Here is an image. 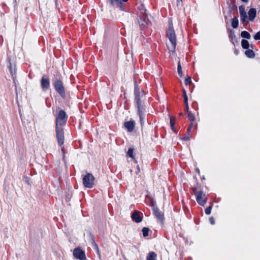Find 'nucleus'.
Wrapping results in <instances>:
<instances>
[{"instance_id":"obj_20","label":"nucleus","mask_w":260,"mask_h":260,"mask_svg":"<svg viewBox=\"0 0 260 260\" xmlns=\"http://www.w3.org/2000/svg\"><path fill=\"white\" fill-rule=\"evenodd\" d=\"M245 55L249 58H253L254 57V53L253 50L248 49L245 51Z\"/></svg>"},{"instance_id":"obj_23","label":"nucleus","mask_w":260,"mask_h":260,"mask_svg":"<svg viewBox=\"0 0 260 260\" xmlns=\"http://www.w3.org/2000/svg\"><path fill=\"white\" fill-rule=\"evenodd\" d=\"M134 149L129 148L127 152V155L133 159H134V156L133 155Z\"/></svg>"},{"instance_id":"obj_11","label":"nucleus","mask_w":260,"mask_h":260,"mask_svg":"<svg viewBox=\"0 0 260 260\" xmlns=\"http://www.w3.org/2000/svg\"><path fill=\"white\" fill-rule=\"evenodd\" d=\"M124 126L128 132H132L134 128L135 122L134 120H130L124 122Z\"/></svg>"},{"instance_id":"obj_7","label":"nucleus","mask_w":260,"mask_h":260,"mask_svg":"<svg viewBox=\"0 0 260 260\" xmlns=\"http://www.w3.org/2000/svg\"><path fill=\"white\" fill-rule=\"evenodd\" d=\"M53 85L55 90L59 93L61 96L65 95L64 89L62 83L60 80L56 79L53 82Z\"/></svg>"},{"instance_id":"obj_39","label":"nucleus","mask_w":260,"mask_h":260,"mask_svg":"<svg viewBox=\"0 0 260 260\" xmlns=\"http://www.w3.org/2000/svg\"><path fill=\"white\" fill-rule=\"evenodd\" d=\"M122 2L123 3H125V2H126L128 1V0H121Z\"/></svg>"},{"instance_id":"obj_3","label":"nucleus","mask_w":260,"mask_h":260,"mask_svg":"<svg viewBox=\"0 0 260 260\" xmlns=\"http://www.w3.org/2000/svg\"><path fill=\"white\" fill-rule=\"evenodd\" d=\"M144 93L143 91H140L137 88L135 89V100L137 105L138 112L140 120L142 121V115L145 111Z\"/></svg>"},{"instance_id":"obj_28","label":"nucleus","mask_w":260,"mask_h":260,"mask_svg":"<svg viewBox=\"0 0 260 260\" xmlns=\"http://www.w3.org/2000/svg\"><path fill=\"white\" fill-rule=\"evenodd\" d=\"M191 79L190 77H188L186 78V79L185 80V84L186 85L190 84L191 83Z\"/></svg>"},{"instance_id":"obj_34","label":"nucleus","mask_w":260,"mask_h":260,"mask_svg":"<svg viewBox=\"0 0 260 260\" xmlns=\"http://www.w3.org/2000/svg\"><path fill=\"white\" fill-rule=\"evenodd\" d=\"M209 220L210 221V223L212 224H214L215 223V221H214V219L213 218V217H211L210 218H209Z\"/></svg>"},{"instance_id":"obj_14","label":"nucleus","mask_w":260,"mask_h":260,"mask_svg":"<svg viewBox=\"0 0 260 260\" xmlns=\"http://www.w3.org/2000/svg\"><path fill=\"white\" fill-rule=\"evenodd\" d=\"M248 14V16H249L248 20H249L251 21H253V20L254 19V18L256 16V9L255 8H251L249 10Z\"/></svg>"},{"instance_id":"obj_17","label":"nucleus","mask_w":260,"mask_h":260,"mask_svg":"<svg viewBox=\"0 0 260 260\" xmlns=\"http://www.w3.org/2000/svg\"><path fill=\"white\" fill-rule=\"evenodd\" d=\"M147 260H156V254L154 252H150L147 256Z\"/></svg>"},{"instance_id":"obj_5","label":"nucleus","mask_w":260,"mask_h":260,"mask_svg":"<svg viewBox=\"0 0 260 260\" xmlns=\"http://www.w3.org/2000/svg\"><path fill=\"white\" fill-rule=\"evenodd\" d=\"M94 177L90 173H87L83 178V184L87 188H92L94 184Z\"/></svg>"},{"instance_id":"obj_8","label":"nucleus","mask_w":260,"mask_h":260,"mask_svg":"<svg viewBox=\"0 0 260 260\" xmlns=\"http://www.w3.org/2000/svg\"><path fill=\"white\" fill-rule=\"evenodd\" d=\"M73 255L75 257L80 260L86 259L85 252L79 248L74 249L73 251Z\"/></svg>"},{"instance_id":"obj_32","label":"nucleus","mask_w":260,"mask_h":260,"mask_svg":"<svg viewBox=\"0 0 260 260\" xmlns=\"http://www.w3.org/2000/svg\"><path fill=\"white\" fill-rule=\"evenodd\" d=\"M61 149V151H62V154H63V159L64 160V157H65V149H64V147H62Z\"/></svg>"},{"instance_id":"obj_22","label":"nucleus","mask_w":260,"mask_h":260,"mask_svg":"<svg viewBox=\"0 0 260 260\" xmlns=\"http://www.w3.org/2000/svg\"><path fill=\"white\" fill-rule=\"evenodd\" d=\"M149 229L148 228H144L142 229L143 235L144 237L148 236Z\"/></svg>"},{"instance_id":"obj_2","label":"nucleus","mask_w":260,"mask_h":260,"mask_svg":"<svg viewBox=\"0 0 260 260\" xmlns=\"http://www.w3.org/2000/svg\"><path fill=\"white\" fill-rule=\"evenodd\" d=\"M167 37L169 40V43L167 44V47L170 51L174 52L176 46V36L173 27L172 21L169 22V27L166 32Z\"/></svg>"},{"instance_id":"obj_4","label":"nucleus","mask_w":260,"mask_h":260,"mask_svg":"<svg viewBox=\"0 0 260 260\" xmlns=\"http://www.w3.org/2000/svg\"><path fill=\"white\" fill-rule=\"evenodd\" d=\"M193 192L196 196L198 203L201 206H204L207 202V198L205 193L202 191H197L193 189Z\"/></svg>"},{"instance_id":"obj_31","label":"nucleus","mask_w":260,"mask_h":260,"mask_svg":"<svg viewBox=\"0 0 260 260\" xmlns=\"http://www.w3.org/2000/svg\"><path fill=\"white\" fill-rule=\"evenodd\" d=\"M177 6L178 7L182 6V0H177Z\"/></svg>"},{"instance_id":"obj_16","label":"nucleus","mask_w":260,"mask_h":260,"mask_svg":"<svg viewBox=\"0 0 260 260\" xmlns=\"http://www.w3.org/2000/svg\"><path fill=\"white\" fill-rule=\"evenodd\" d=\"M228 31L229 34V37L231 39V40L232 41L234 40L235 41H237L236 37L235 35L234 31L231 29H228Z\"/></svg>"},{"instance_id":"obj_33","label":"nucleus","mask_w":260,"mask_h":260,"mask_svg":"<svg viewBox=\"0 0 260 260\" xmlns=\"http://www.w3.org/2000/svg\"><path fill=\"white\" fill-rule=\"evenodd\" d=\"M193 125H194V123H193V121H191V123H190V126H189V127L187 129V132H188L189 131H190V129H191V128L193 126Z\"/></svg>"},{"instance_id":"obj_30","label":"nucleus","mask_w":260,"mask_h":260,"mask_svg":"<svg viewBox=\"0 0 260 260\" xmlns=\"http://www.w3.org/2000/svg\"><path fill=\"white\" fill-rule=\"evenodd\" d=\"M254 39L255 40H260V31L257 32L254 36Z\"/></svg>"},{"instance_id":"obj_6","label":"nucleus","mask_w":260,"mask_h":260,"mask_svg":"<svg viewBox=\"0 0 260 260\" xmlns=\"http://www.w3.org/2000/svg\"><path fill=\"white\" fill-rule=\"evenodd\" d=\"M146 10L144 9H142L141 11V13L142 14V16L138 20V23L141 27V28H144L148 23V19H147L146 14Z\"/></svg>"},{"instance_id":"obj_21","label":"nucleus","mask_w":260,"mask_h":260,"mask_svg":"<svg viewBox=\"0 0 260 260\" xmlns=\"http://www.w3.org/2000/svg\"><path fill=\"white\" fill-rule=\"evenodd\" d=\"M241 36L242 38H246L247 39H250V37H251L250 34L248 32H247V31H242L241 34Z\"/></svg>"},{"instance_id":"obj_18","label":"nucleus","mask_w":260,"mask_h":260,"mask_svg":"<svg viewBox=\"0 0 260 260\" xmlns=\"http://www.w3.org/2000/svg\"><path fill=\"white\" fill-rule=\"evenodd\" d=\"M239 24V21L237 17H234L232 20V26L234 28L238 27Z\"/></svg>"},{"instance_id":"obj_13","label":"nucleus","mask_w":260,"mask_h":260,"mask_svg":"<svg viewBox=\"0 0 260 260\" xmlns=\"http://www.w3.org/2000/svg\"><path fill=\"white\" fill-rule=\"evenodd\" d=\"M153 212L155 216L157 218L159 221L162 223L164 219L163 213L160 211L157 208L155 207L153 208Z\"/></svg>"},{"instance_id":"obj_19","label":"nucleus","mask_w":260,"mask_h":260,"mask_svg":"<svg viewBox=\"0 0 260 260\" xmlns=\"http://www.w3.org/2000/svg\"><path fill=\"white\" fill-rule=\"evenodd\" d=\"M241 46L243 47V48L245 49H247L249 47V42H248V41L243 39L241 41Z\"/></svg>"},{"instance_id":"obj_40","label":"nucleus","mask_w":260,"mask_h":260,"mask_svg":"<svg viewBox=\"0 0 260 260\" xmlns=\"http://www.w3.org/2000/svg\"><path fill=\"white\" fill-rule=\"evenodd\" d=\"M241 1L247 3L248 0H241Z\"/></svg>"},{"instance_id":"obj_38","label":"nucleus","mask_w":260,"mask_h":260,"mask_svg":"<svg viewBox=\"0 0 260 260\" xmlns=\"http://www.w3.org/2000/svg\"><path fill=\"white\" fill-rule=\"evenodd\" d=\"M140 122H141V125H142L143 124V116H142V121L140 120Z\"/></svg>"},{"instance_id":"obj_1","label":"nucleus","mask_w":260,"mask_h":260,"mask_svg":"<svg viewBox=\"0 0 260 260\" xmlns=\"http://www.w3.org/2000/svg\"><path fill=\"white\" fill-rule=\"evenodd\" d=\"M67 121V116L65 112L60 110L56 116L55 132L57 143L59 146H61L64 143V132L63 126Z\"/></svg>"},{"instance_id":"obj_25","label":"nucleus","mask_w":260,"mask_h":260,"mask_svg":"<svg viewBox=\"0 0 260 260\" xmlns=\"http://www.w3.org/2000/svg\"><path fill=\"white\" fill-rule=\"evenodd\" d=\"M178 73L180 75V76H182V68L180 64V62H178V68H177Z\"/></svg>"},{"instance_id":"obj_12","label":"nucleus","mask_w":260,"mask_h":260,"mask_svg":"<svg viewBox=\"0 0 260 260\" xmlns=\"http://www.w3.org/2000/svg\"><path fill=\"white\" fill-rule=\"evenodd\" d=\"M41 84L42 89L46 90L48 88L50 85L49 79L43 77L41 80Z\"/></svg>"},{"instance_id":"obj_24","label":"nucleus","mask_w":260,"mask_h":260,"mask_svg":"<svg viewBox=\"0 0 260 260\" xmlns=\"http://www.w3.org/2000/svg\"><path fill=\"white\" fill-rule=\"evenodd\" d=\"M187 117L191 121H193L195 119L194 115L192 114L190 112L188 113Z\"/></svg>"},{"instance_id":"obj_10","label":"nucleus","mask_w":260,"mask_h":260,"mask_svg":"<svg viewBox=\"0 0 260 260\" xmlns=\"http://www.w3.org/2000/svg\"><path fill=\"white\" fill-rule=\"evenodd\" d=\"M239 13H240L241 20L243 22H245V23H246V24H247L248 23V18H247V14L245 11L244 7L243 6H240L239 7Z\"/></svg>"},{"instance_id":"obj_27","label":"nucleus","mask_w":260,"mask_h":260,"mask_svg":"<svg viewBox=\"0 0 260 260\" xmlns=\"http://www.w3.org/2000/svg\"><path fill=\"white\" fill-rule=\"evenodd\" d=\"M211 209H212V206H209L208 207V208H207L206 209H205V213L207 215H209L211 214Z\"/></svg>"},{"instance_id":"obj_9","label":"nucleus","mask_w":260,"mask_h":260,"mask_svg":"<svg viewBox=\"0 0 260 260\" xmlns=\"http://www.w3.org/2000/svg\"><path fill=\"white\" fill-rule=\"evenodd\" d=\"M107 2L112 6L121 10H124V5L121 0H107Z\"/></svg>"},{"instance_id":"obj_29","label":"nucleus","mask_w":260,"mask_h":260,"mask_svg":"<svg viewBox=\"0 0 260 260\" xmlns=\"http://www.w3.org/2000/svg\"><path fill=\"white\" fill-rule=\"evenodd\" d=\"M183 97H184L185 103H188L187 96V94H186V91H185V90L184 89L183 90Z\"/></svg>"},{"instance_id":"obj_36","label":"nucleus","mask_w":260,"mask_h":260,"mask_svg":"<svg viewBox=\"0 0 260 260\" xmlns=\"http://www.w3.org/2000/svg\"><path fill=\"white\" fill-rule=\"evenodd\" d=\"M183 140H185V141H188V140H190V138L187 136V137H185L183 138Z\"/></svg>"},{"instance_id":"obj_26","label":"nucleus","mask_w":260,"mask_h":260,"mask_svg":"<svg viewBox=\"0 0 260 260\" xmlns=\"http://www.w3.org/2000/svg\"><path fill=\"white\" fill-rule=\"evenodd\" d=\"M175 123V119L172 117H170V125L173 130L174 129V128Z\"/></svg>"},{"instance_id":"obj_35","label":"nucleus","mask_w":260,"mask_h":260,"mask_svg":"<svg viewBox=\"0 0 260 260\" xmlns=\"http://www.w3.org/2000/svg\"><path fill=\"white\" fill-rule=\"evenodd\" d=\"M185 107H186V108H185L186 109V111L187 113H188V112H189V111H188V110H189L188 104V103H185Z\"/></svg>"},{"instance_id":"obj_41","label":"nucleus","mask_w":260,"mask_h":260,"mask_svg":"<svg viewBox=\"0 0 260 260\" xmlns=\"http://www.w3.org/2000/svg\"><path fill=\"white\" fill-rule=\"evenodd\" d=\"M179 115H182V113H180V114H179Z\"/></svg>"},{"instance_id":"obj_15","label":"nucleus","mask_w":260,"mask_h":260,"mask_svg":"<svg viewBox=\"0 0 260 260\" xmlns=\"http://www.w3.org/2000/svg\"><path fill=\"white\" fill-rule=\"evenodd\" d=\"M132 218L135 222H140L142 220V217L139 215V212L135 211L132 215Z\"/></svg>"},{"instance_id":"obj_37","label":"nucleus","mask_w":260,"mask_h":260,"mask_svg":"<svg viewBox=\"0 0 260 260\" xmlns=\"http://www.w3.org/2000/svg\"><path fill=\"white\" fill-rule=\"evenodd\" d=\"M140 168L139 167V166H137V172H136V173L138 174L140 172Z\"/></svg>"}]
</instances>
